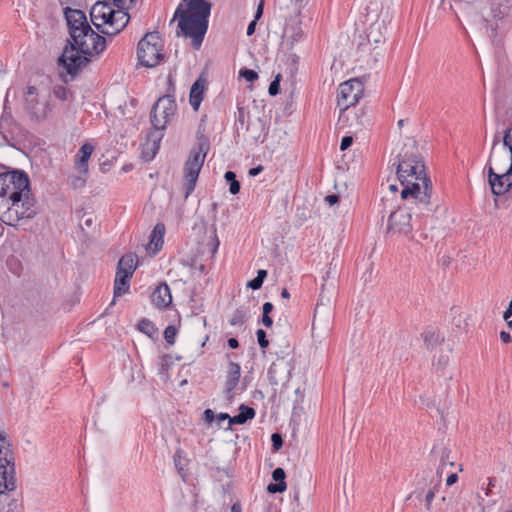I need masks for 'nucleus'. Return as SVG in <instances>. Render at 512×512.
I'll return each instance as SVG.
<instances>
[{
    "instance_id": "nucleus-64",
    "label": "nucleus",
    "mask_w": 512,
    "mask_h": 512,
    "mask_svg": "<svg viewBox=\"0 0 512 512\" xmlns=\"http://www.w3.org/2000/svg\"><path fill=\"white\" fill-rule=\"evenodd\" d=\"M281 297L282 298H289L290 297V293L289 291L286 289V288H283L282 291H281Z\"/></svg>"
},
{
    "instance_id": "nucleus-36",
    "label": "nucleus",
    "mask_w": 512,
    "mask_h": 512,
    "mask_svg": "<svg viewBox=\"0 0 512 512\" xmlns=\"http://www.w3.org/2000/svg\"><path fill=\"white\" fill-rule=\"evenodd\" d=\"M239 75L248 82H254L258 79V74L252 69L242 68L239 71Z\"/></svg>"
},
{
    "instance_id": "nucleus-60",
    "label": "nucleus",
    "mask_w": 512,
    "mask_h": 512,
    "mask_svg": "<svg viewBox=\"0 0 512 512\" xmlns=\"http://www.w3.org/2000/svg\"><path fill=\"white\" fill-rule=\"evenodd\" d=\"M266 277H267V271L266 270H264V269L258 270L257 278H260V280L264 282Z\"/></svg>"
},
{
    "instance_id": "nucleus-33",
    "label": "nucleus",
    "mask_w": 512,
    "mask_h": 512,
    "mask_svg": "<svg viewBox=\"0 0 512 512\" xmlns=\"http://www.w3.org/2000/svg\"><path fill=\"white\" fill-rule=\"evenodd\" d=\"M220 242L216 234V229L214 228L213 235L210 237L209 241L207 242V248L209 249L211 256L214 257L215 254L218 251Z\"/></svg>"
},
{
    "instance_id": "nucleus-9",
    "label": "nucleus",
    "mask_w": 512,
    "mask_h": 512,
    "mask_svg": "<svg viewBox=\"0 0 512 512\" xmlns=\"http://www.w3.org/2000/svg\"><path fill=\"white\" fill-rule=\"evenodd\" d=\"M208 147L200 143L190 151L189 157L184 165V189L185 198L193 192L199 173L203 167Z\"/></svg>"
},
{
    "instance_id": "nucleus-39",
    "label": "nucleus",
    "mask_w": 512,
    "mask_h": 512,
    "mask_svg": "<svg viewBox=\"0 0 512 512\" xmlns=\"http://www.w3.org/2000/svg\"><path fill=\"white\" fill-rule=\"evenodd\" d=\"M280 77V74H278L269 85L268 91L271 96L277 95L280 91Z\"/></svg>"
},
{
    "instance_id": "nucleus-13",
    "label": "nucleus",
    "mask_w": 512,
    "mask_h": 512,
    "mask_svg": "<svg viewBox=\"0 0 512 512\" xmlns=\"http://www.w3.org/2000/svg\"><path fill=\"white\" fill-rule=\"evenodd\" d=\"M64 15L69 28L71 41H77L80 33H83L84 31L87 32V29L90 30L91 26L89 25L83 11L66 7L64 9Z\"/></svg>"
},
{
    "instance_id": "nucleus-22",
    "label": "nucleus",
    "mask_w": 512,
    "mask_h": 512,
    "mask_svg": "<svg viewBox=\"0 0 512 512\" xmlns=\"http://www.w3.org/2000/svg\"><path fill=\"white\" fill-rule=\"evenodd\" d=\"M241 376V368L240 365L235 362H230L228 365L226 383H225V393L228 398L233 397V390L239 383Z\"/></svg>"
},
{
    "instance_id": "nucleus-41",
    "label": "nucleus",
    "mask_w": 512,
    "mask_h": 512,
    "mask_svg": "<svg viewBox=\"0 0 512 512\" xmlns=\"http://www.w3.org/2000/svg\"><path fill=\"white\" fill-rule=\"evenodd\" d=\"M262 285L263 281H261L260 278H257V276L254 279L248 281L247 283V287L252 290H258L262 287Z\"/></svg>"
},
{
    "instance_id": "nucleus-37",
    "label": "nucleus",
    "mask_w": 512,
    "mask_h": 512,
    "mask_svg": "<svg viewBox=\"0 0 512 512\" xmlns=\"http://www.w3.org/2000/svg\"><path fill=\"white\" fill-rule=\"evenodd\" d=\"M173 460H174L175 467L177 468L178 472L181 474L182 471L184 470V466H185L184 458H183V451L178 449L173 456Z\"/></svg>"
},
{
    "instance_id": "nucleus-16",
    "label": "nucleus",
    "mask_w": 512,
    "mask_h": 512,
    "mask_svg": "<svg viewBox=\"0 0 512 512\" xmlns=\"http://www.w3.org/2000/svg\"><path fill=\"white\" fill-rule=\"evenodd\" d=\"M512 162V141L506 145L503 142L501 151H491L485 169L488 170L489 165L494 167V172H503L508 169Z\"/></svg>"
},
{
    "instance_id": "nucleus-61",
    "label": "nucleus",
    "mask_w": 512,
    "mask_h": 512,
    "mask_svg": "<svg viewBox=\"0 0 512 512\" xmlns=\"http://www.w3.org/2000/svg\"><path fill=\"white\" fill-rule=\"evenodd\" d=\"M448 363V357L447 356H441L438 360V365L441 367H445Z\"/></svg>"
},
{
    "instance_id": "nucleus-62",
    "label": "nucleus",
    "mask_w": 512,
    "mask_h": 512,
    "mask_svg": "<svg viewBox=\"0 0 512 512\" xmlns=\"http://www.w3.org/2000/svg\"><path fill=\"white\" fill-rule=\"evenodd\" d=\"M230 418L231 417L227 413H220L217 417L219 423L227 419L230 421Z\"/></svg>"
},
{
    "instance_id": "nucleus-20",
    "label": "nucleus",
    "mask_w": 512,
    "mask_h": 512,
    "mask_svg": "<svg viewBox=\"0 0 512 512\" xmlns=\"http://www.w3.org/2000/svg\"><path fill=\"white\" fill-rule=\"evenodd\" d=\"M206 79L199 77L191 86L189 94V103L194 111H198L204 98L206 90Z\"/></svg>"
},
{
    "instance_id": "nucleus-38",
    "label": "nucleus",
    "mask_w": 512,
    "mask_h": 512,
    "mask_svg": "<svg viewBox=\"0 0 512 512\" xmlns=\"http://www.w3.org/2000/svg\"><path fill=\"white\" fill-rule=\"evenodd\" d=\"M256 335H257V341H258L259 346L262 349L267 348L269 345V341L267 339L266 332L263 329H258L256 332Z\"/></svg>"
},
{
    "instance_id": "nucleus-14",
    "label": "nucleus",
    "mask_w": 512,
    "mask_h": 512,
    "mask_svg": "<svg viewBox=\"0 0 512 512\" xmlns=\"http://www.w3.org/2000/svg\"><path fill=\"white\" fill-rule=\"evenodd\" d=\"M411 212L406 208H399L392 212L388 220V231L394 234L408 235L412 231Z\"/></svg>"
},
{
    "instance_id": "nucleus-24",
    "label": "nucleus",
    "mask_w": 512,
    "mask_h": 512,
    "mask_svg": "<svg viewBox=\"0 0 512 512\" xmlns=\"http://www.w3.org/2000/svg\"><path fill=\"white\" fill-rule=\"evenodd\" d=\"M165 234V226L162 223H158L155 225L154 229L151 232L150 235V242H149V248L153 249V251L156 253L158 252L163 245V237Z\"/></svg>"
},
{
    "instance_id": "nucleus-4",
    "label": "nucleus",
    "mask_w": 512,
    "mask_h": 512,
    "mask_svg": "<svg viewBox=\"0 0 512 512\" xmlns=\"http://www.w3.org/2000/svg\"><path fill=\"white\" fill-rule=\"evenodd\" d=\"M177 112V103L174 96L167 94L160 97L153 105L151 111V125L153 130L147 135L143 145L142 157L146 161L152 160L160 148L163 131L171 122Z\"/></svg>"
},
{
    "instance_id": "nucleus-26",
    "label": "nucleus",
    "mask_w": 512,
    "mask_h": 512,
    "mask_svg": "<svg viewBox=\"0 0 512 512\" xmlns=\"http://www.w3.org/2000/svg\"><path fill=\"white\" fill-rule=\"evenodd\" d=\"M255 417V410L252 407L241 404L239 407V413L232 418H230V425L238 424L242 425L246 423L248 420H251Z\"/></svg>"
},
{
    "instance_id": "nucleus-57",
    "label": "nucleus",
    "mask_w": 512,
    "mask_h": 512,
    "mask_svg": "<svg viewBox=\"0 0 512 512\" xmlns=\"http://www.w3.org/2000/svg\"><path fill=\"white\" fill-rule=\"evenodd\" d=\"M263 170V167L261 165L257 166V167H254V168H251L249 170V175L251 176H256L258 175L261 171Z\"/></svg>"
},
{
    "instance_id": "nucleus-34",
    "label": "nucleus",
    "mask_w": 512,
    "mask_h": 512,
    "mask_svg": "<svg viewBox=\"0 0 512 512\" xmlns=\"http://www.w3.org/2000/svg\"><path fill=\"white\" fill-rule=\"evenodd\" d=\"M177 332H178V330L175 326H173V325L167 326L164 330L165 341L168 344L173 345L175 343Z\"/></svg>"
},
{
    "instance_id": "nucleus-52",
    "label": "nucleus",
    "mask_w": 512,
    "mask_h": 512,
    "mask_svg": "<svg viewBox=\"0 0 512 512\" xmlns=\"http://www.w3.org/2000/svg\"><path fill=\"white\" fill-rule=\"evenodd\" d=\"M457 480H458V476H457V474H456V473H452V474H450V475L447 477V479H446V484H447L448 486H451V485H453L454 483H456V482H457Z\"/></svg>"
},
{
    "instance_id": "nucleus-19",
    "label": "nucleus",
    "mask_w": 512,
    "mask_h": 512,
    "mask_svg": "<svg viewBox=\"0 0 512 512\" xmlns=\"http://www.w3.org/2000/svg\"><path fill=\"white\" fill-rule=\"evenodd\" d=\"M151 301L158 309H164L171 305L172 295L166 283H160L151 294Z\"/></svg>"
},
{
    "instance_id": "nucleus-49",
    "label": "nucleus",
    "mask_w": 512,
    "mask_h": 512,
    "mask_svg": "<svg viewBox=\"0 0 512 512\" xmlns=\"http://www.w3.org/2000/svg\"><path fill=\"white\" fill-rule=\"evenodd\" d=\"M325 201L330 205H334L339 201V197L336 194H331L325 197Z\"/></svg>"
},
{
    "instance_id": "nucleus-11",
    "label": "nucleus",
    "mask_w": 512,
    "mask_h": 512,
    "mask_svg": "<svg viewBox=\"0 0 512 512\" xmlns=\"http://www.w3.org/2000/svg\"><path fill=\"white\" fill-rule=\"evenodd\" d=\"M364 85L359 79H350L339 85L337 92V106L340 110V118L342 114L351 106L358 103L363 96Z\"/></svg>"
},
{
    "instance_id": "nucleus-17",
    "label": "nucleus",
    "mask_w": 512,
    "mask_h": 512,
    "mask_svg": "<svg viewBox=\"0 0 512 512\" xmlns=\"http://www.w3.org/2000/svg\"><path fill=\"white\" fill-rule=\"evenodd\" d=\"M299 16L300 11H298L294 17H291L285 26L284 33L287 38V42L291 47L302 41L305 36V33L301 27L302 21L300 20Z\"/></svg>"
},
{
    "instance_id": "nucleus-28",
    "label": "nucleus",
    "mask_w": 512,
    "mask_h": 512,
    "mask_svg": "<svg viewBox=\"0 0 512 512\" xmlns=\"http://www.w3.org/2000/svg\"><path fill=\"white\" fill-rule=\"evenodd\" d=\"M87 176H88V173L78 172L77 175H70L68 177L67 181H68V184L73 189H79L85 185V183L87 181Z\"/></svg>"
},
{
    "instance_id": "nucleus-2",
    "label": "nucleus",
    "mask_w": 512,
    "mask_h": 512,
    "mask_svg": "<svg viewBox=\"0 0 512 512\" xmlns=\"http://www.w3.org/2000/svg\"><path fill=\"white\" fill-rule=\"evenodd\" d=\"M211 4L206 0H182L174 18L179 20L181 33L192 39V46L199 49L208 29Z\"/></svg>"
},
{
    "instance_id": "nucleus-21",
    "label": "nucleus",
    "mask_w": 512,
    "mask_h": 512,
    "mask_svg": "<svg viewBox=\"0 0 512 512\" xmlns=\"http://www.w3.org/2000/svg\"><path fill=\"white\" fill-rule=\"evenodd\" d=\"M94 151V146L90 143L83 144L80 149L78 150L76 156H75V163L74 168L77 170V172H84L88 173L89 166L88 161Z\"/></svg>"
},
{
    "instance_id": "nucleus-12",
    "label": "nucleus",
    "mask_w": 512,
    "mask_h": 512,
    "mask_svg": "<svg viewBox=\"0 0 512 512\" xmlns=\"http://www.w3.org/2000/svg\"><path fill=\"white\" fill-rule=\"evenodd\" d=\"M25 110L32 119L43 121L51 113L52 108L47 100L39 101L37 89L34 86H30L25 94Z\"/></svg>"
},
{
    "instance_id": "nucleus-42",
    "label": "nucleus",
    "mask_w": 512,
    "mask_h": 512,
    "mask_svg": "<svg viewBox=\"0 0 512 512\" xmlns=\"http://www.w3.org/2000/svg\"><path fill=\"white\" fill-rule=\"evenodd\" d=\"M230 325L237 326L244 323V318L241 315V313H236L232 316V318L229 320Z\"/></svg>"
},
{
    "instance_id": "nucleus-47",
    "label": "nucleus",
    "mask_w": 512,
    "mask_h": 512,
    "mask_svg": "<svg viewBox=\"0 0 512 512\" xmlns=\"http://www.w3.org/2000/svg\"><path fill=\"white\" fill-rule=\"evenodd\" d=\"M169 359V356L168 355H164L161 359V363H160V369H159V373H164L167 368H168V365H167V361Z\"/></svg>"
},
{
    "instance_id": "nucleus-6",
    "label": "nucleus",
    "mask_w": 512,
    "mask_h": 512,
    "mask_svg": "<svg viewBox=\"0 0 512 512\" xmlns=\"http://www.w3.org/2000/svg\"><path fill=\"white\" fill-rule=\"evenodd\" d=\"M30 181L28 175L19 170L0 174V210L4 205L16 197L29 192Z\"/></svg>"
},
{
    "instance_id": "nucleus-23",
    "label": "nucleus",
    "mask_w": 512,
    "mask_h": 512,
    "mask_svg": "<svg viewBox=\"0 0 512 512\" xmlns=\"http://www.w3.org/2000/svg\"><path fill=\"white\" fill-rule=\"evenodd\" d=\"M285 477H286V474H285L284 469H282L280 467L274 469L272 472V478L277 483L269 484L267 487V491L269 493H273V494L284 492L287 488V485L285 482Z\"/></svg>"
},
{
    "instance_id": "nucleus-29",
    "label": "nucleus",
    "mask_w": 512,
    "mask_h": 512,
    "mask_svg": "<svg viewBox=\"0 0 512 512\" xmlns=\"http://www.w3.org/2000/svg\"><path fill=\"white\" fill-rule=\"evenodd\" d=\"M137 327L139 331H141L142 333L149 337H152L157 332V328L155 327V325L146 318L141 319L138 322Z\"/></svg>"
},
{
    "instance_id": "nucleus-31",
    "label": "nucleus",
    "mask_w": 512,
    "mask_h": 512,
    "mask_svg": "<svg viewBox=\"0 0 512 512\" xmlns=\"http://www.w3.org/2000/svg\"><path fill=\"white\" fill-rule=\"evenodd\" d=\"M249 113L244 107H238L237 116H236V125H240L241 129H245L246 131L250 130L249 124L246 123V118Z\"/></svg>"
},
{
    "instance_id": "nucleus-48",
    "label": "nucleus",
    "mask_w": 512,
    "mask_h": 512,
    "mask_svg": "<svg viewBox=\"0 0 512 512\" xmlns=\"http://www.w3.org/2000/svg\"><path fill=\"white\" fill-rule=\"evenodd\" d=\"M214 412L211 409H206L204 411V420L208 423H211L214 420Z\"/></svg>"
},
{
    "instance_id": "nucleus-44",
    "label": "nucleus",
    "mask_w": 512,
    "mask_h": 512,
    "mask_svg": "<svg viewBox=\"0 0 512 512\" xmlns=\"http://www.w3.org/2000/svg\"><path fill=\"white\" fill-rule=\"evenodd\" d=\"M263 9H264V0H261L260 3L258 4L256 13H255V17H254L255 21H257L258 19L261 18L262 14H263Z\"/></svg>"
},
{
    "instance_id": "nucleus-1",
    "label": "nucleus",
    "mask_w": 512,
    "mask_h": 512,
    "mask_svg": "<svg viewBox=\"0 0 512 512\" xmlns=\"http://www.w3.org/2000/svg\"><path fill=\"white\" fill-rule=\"evenodd\" d=\"M394 165H396L397 178L404 186L401 197L406 199L411 196L415 200L417 216L432 215L435 211V207L430 202L432 183L426 175L423 159L415 145L405 146Z\"/></svg>"
},
{
    "instance_id": "nucleus-50",
    "label": "nucleus",
    "mask_w": 512,
    "mask_h": 512,
    "mask_svg": "<svg viewBox=\"0 0 512 512\" xmlns=\"http://www.w3.org/2000/svg\"><path fill=\"white\" fill-rule=\"evenodd\" d=\"M274 309V306L271 302H265L262 306L263 314L269 315Z\"/></svg>"
},
{
    "instance_id": "nucleus-40",
    "label": "nucleus",
    "mask_w": 512,
    "mask_h": 512,
    "mask_svg": "<svg viewBox=\"0 0 512 512\" xmlns=\"http://www.w3.org/2000/svg\"><path fill=\"white\" fill-rule=\"evenodd\" d=\"M272 446L274 450H279L283 445V439L280 434L273 433L271 435Z\"/></svg>"
},
{
    "instance_id": "nucleus-56",
    "label": "nucleus",
    "mask_w": 512,
    "mask_h": 512,
    "mask_svg": "<svg viewBox=\"0 0 512 512\" xmlns=\"http://www.w3.org/2000/svg\"><path fill=\"white\" fill-rule=\"evenodd\" d=\"M17 508V503L16 501H11L9 504H8V509L6 511H3L2 509H0V512H16L15 509Z\"/></svg>"
},
{
    "instance_id": "nucleus-32",
    "label": "nucleus",
    "mask_w": 512,
    "mask_h": 512,
    "mask_svg": "<svg viewBox=\"0 0 512 512\" xmlns=\"http://www.w3.org/2000/svg\"><path fill=\"white\" fill-rule=\"evenodd\" d=\"M492 12L494 18L502 19L512 14V6L501 3L498 8H493Z\"/></svg>"
},
{
    "instance_id": "nucleus-10",
    "label": "nucleus",
    "mask_w": 512,
    "mask_h": 512,
    "mask_svg": "<svg viewBox=\"0 0 512 512\" xmlns=\"http://www.w3.org/2000/svg\"><path fill=\"white\" fill-rule=\"evenodd\" d=\"M136 267L137 256L135 254H126L120 258L114 281V297H120L129 291L130 280Z\"/></svg>"
},
{
    "instance_id": "nucleus-58",
    "label": "nucleus",
    "mask_w": 512,
    "mask_h": 512,
    "mask_svg": "<svg viewBox=\"0 0 512 512\" xmlns=\"http://www.w3.org/2000/svg\"><path fill=\"white\" fill-rule=\"evenodd\" d=\"M93 223H94L93 218L89 216V217H87L86 219H84V221H83V222H81V223H80V226H81V228H83V226H84V225H85L86 227H90V226H92V225H93Z\"/></svg>"
},
{
    "instance_id": "nucleus-45",
    "label": "nucleus",
    "mask_w": 512,
    "mask_h": 512,
    "mask_svg": "<svg viewBox=\"0 0 512 512\" xmlns=\"http://www.w3.org/2000/svg\"><path fill=\"white\" fill-rule=\"evenodd\" d=\"M263 9H264V0H261L260 3L258 4L256 13H255V17H254L255 21H257L258 19L261 18L262 14H263Z\"/></svg>"
},
{
    "instance_id": "nucleus-51",
    "label": "nucleus",
    "mask_w": 512,
    "mask_h": 512,
    "mask_svg": "<svg viewBox=\"0 0 512 512\" xmlns=\"http://www.w3.org/2000/svg\"><path fill=\"white\" fill-rule=\"evenodd\" d=\"M262 323H263V325H264L265 327L269 328V327H271V326H272V324H273V320H272V318H271L269 315H267V314H263V317H262Z\"/></svg>"
},
{
    "instance_id": "nucleus-18",
    "label": "nucleus",
    "mask_w": 512,
    "mask_h": 512,
    "mask_svg": "<svg viewBox=\"0 0 512 512\" xmlns=\"http://www.w3.org/2000/svg\"><path fill=\"white\" fill-rule=\"evenodd\" d=\"M129 19V14L123 9L114 10L113 18L110 19L108 26L101 30V33L108 36L116 35L126 27Z\"/></svg>"
},
{
    "instance_id": "nucleus-46",
    "label": "nucleus",
    "mask_w": 512,
    "mask_h": 512,
    "mask_svg": "<svg viewBox=\"0 0 512 512\" xmlns=\"http://www.w3.org/2000/svg\"><path fill=\"white\" fill-rule=\"evenodd\" d=\"M500 339L505 344H508V343L512 342L511 335L508 332H506V331H501L500 332Z\"/></svg>"
},
{
    "instance_id": "nucleus-7",
    "label": "nucleus",
    "mask_w": 512,
    "mask_h": 512,
    "mask_svg": "<svg viewBox=\"0 0 512 512\" xmlns=\"http://www.w3.org/2000/svg\"><path fill=\"white\" fill-rule=\"evenodd\" d=\"M15 488L14 453L6 433L0 432V496Z\"/></svg>"
},
{
    "instance_id": "nucleus-8",
    "label": "nucleus",
    "mask_w": 512,
    "mask_h": 512,
    "mask_svg": "<svg viewBox=\"0 0 512 512\" xmlns=\"http://www.w3.org/2000/svg\"><path fill=\"white\" fill-rule=\"evenodd\" d=\"M163 43L157 32L147 33L138 43L139 63L147 68L157 66L163 60Z\"/></svg>"
},
{
    "instance_id": "nucleus-27",
    "label": "nucleus",
    "mask_w": 512,
    "mask_h": 512,
    "mask_svg": "<svg viewBox=\"0 0 512 512\" xmlns=\"http://www.w3.org/2000/svg\"><path fill=\"white\" fill-rule=\"evenodd\" d=\"M422 338L427 349L432 350L438 344L443 342L444 338L440 336L439 332L434 329L425 330L422 333Z\"/></svg>"
},
{
    "instance_id": "nucleus-35",
    "label": "nucleus",
    "mask_w": 512,
    "mask_h": 512,
    "mask_svg": "<svg viewBox=\"0 0 512 512\" xmlns=\"http://www.w3.org/2000/svg\"><path fill=\"white\" fill-rule=\"evenodd\" d=\"M53 93L55 97L62 101L68 100L69 96L71 95L70 90L64 86H56L53 90Z\"/></svg>"
},
{
    "instance_id": "nucleus-43",
    "label": "nucleus",
    "mask_w": 512,
    "mask_h": 512,
    "mask_svg": "<svg viewBox=\"0 0 512 512\" xmlns=\"http://www.w3.org/2000/svg\"><path fill=\"white\" fill-rule=\"evenodd\" d=\"M353 143L352 136H344L341 140L340 149L342 151L348 149Z\"/></svg>"
},
{
    "instance_id": "nucleus-54",
    "label": "nucleus",
    "mask_w": 512,
    "mask_h": 512,
    "mask_svg": "<svg viewBox=\"0 0 512 512\" xmlns=\"http://www.w3.org/2000/svg\"><path fill=\"white\" fill-rule=\"evenodd\" d=\"M256 22L255 20L251 21L247 27V35L248 36H251L252 34H254L255 32V28H256Z\"/></svg>"
},
{
    "instance_id": "nucleus-3",
    "label": "nucleus",
    "mask_w": 512,
    "mask_h": 512,
    "mask_svg": "<svg viewBox=\"0 0 512 512\" xmlns=\"http://www.w3.org/2000/svg\"><path fill=\"white\" fill-rule=\"evenodd\" d=\"M105 47V38L90 27L87 32L80 33L77 41H69L59 58V64L66 69L67 73L74 75L89 62L87 56L99 54Z\"/></svg>"
},
{
    "instance_id": "nucleus-59",
    "label": "nucleus",
    "mask_w": 512,
    "mask_h": 512,
    "mask_svg": "<svg viewBox=\"0 0 512 512\" xmlns=\"http://www.w3.org/2000/svg\"><path fill=\"white\" fill-rule=\"evenodd\" d=\"M511 316H512V306L509 305L503 314V318H504V320H507V319H510Z\"/></svg>"
},
{
    "instance_id": "nucleus-25",
    "label": "nucleus",
    "mask_w": 512,
    "mask_h": 512,
    "mask_svg": "<svg viewBox=\"0 0 512 512\" xmlns=\"http://www.w3.org/2000/svg\"><path fill=\"white\" fill-rule=\"evenodd\" d=\"M439 485H440V479H437V481L433 484V486H431L428 489V491L426 492L424 497H423L424 490L423 489H417L412 494H410L407 499H410L413 495H415L419 500L423 499L424 502H425L426 509L428 511H430L431 510L432 501H433V499L435 497V491H436L437 487H439Z\"/></svg>"
},
{
    "instance_id": "nucleus-5",
    "label": "nucleus",
    "mask_w": 512,
    "mask_h": 512,
    "mask_svg": "<svg viewBox=\"0 0 512 512\" xmlns=\"http://www.w3.org/2000/svg\"><path fill=\"white\" fill-rule=\"evenodd\" d=\"M35 203L30 188L25 195L16 197L9 201L8 205H4L3 210H0V219L9 226H16L22 220L32 219L37 214Z\"/></svg>"
},
{
    "instance_id": "nucleus-63",
    "label": "nucleus",
    "mask_w": 512,
    "mask_h": 512,
    "mask_svg": "<svg viewBox=\"0 0 512 512\" xmlns=\"http://www.w3.org/2000/svg\"><path fill=\"white\" fill-rule=\"evenodd\" d=\"M231 512H242L241 505L239 503H234L231 507Z\"/></svg>"
},
{
    "instance_id": "nucleus-53",
    "label": "nucleus",
    "mask_w": 512,
    "mask_h": 512,
    "mask_svg": "<svg viewBox=\"0 0 512 512\" xmlns=\"http://www.w3.org/2000/svg\"><path fill=\"white\" fill-rule=\"evenodd\" d=\"M115 6H117L120 9H125L128 7V0H113Z\"/></svg>"
},
{
    "instance_id": "nucleus-30",
    "label": "nucleus",
    "mask_w": 512,
    "mask_h": 512,
    "mask_svg": "<svg viewBox=\"0 0 512 512\" xmlns=\"http://www.w3.org/2000/svg\"><path fill=\"white\" fill-rule=\"evenodd\" d=\"M224 177L229 183V192L233 195L238 194L240 191V183L236 179V174L233 171H227Z\"/></svg>"
},
{
    "instance_id": "nucleus-15",
    "label": "nucleus",
    "mask_w": 512,
    "mask_h": 512,
    "mask_svg": "<svg viewBox=\"0 0 512 512\" xmlns=\"http://www.w3.org/2000/svg\"><path fill=\"white\" fill-rule=\"evenodd\" d=\"M114 9L106 2H96L90 10L92 24L101 32L113 18Z\"/></svg>"
},
{
    "instance_id": "nucleus-55",
    "label": "nucleus",
    "mask_w": 512,
    "mask_h": 512,
    "mask_svg": "<svg viewBox=\"0 0 512 512\" xmlns=\"http://www.w3.org/2000/svg\"><path fill=\"white\" fill-rule=\"evenodd\" d=\"M227 343L231 349H237L239 347V342L236 338H229Z\"/></svg>"
}]
</instances>
